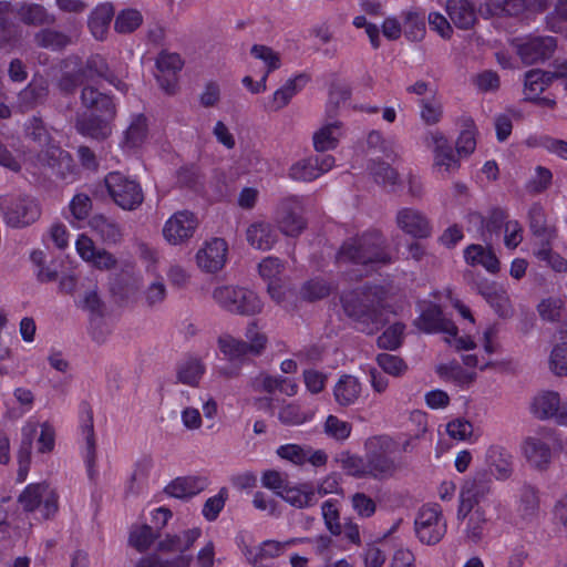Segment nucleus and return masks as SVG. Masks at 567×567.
I'll return each mask as SVG.
<instances>
[{
  "mask_svg": "<svg viewBox=\"0 0 567 567\" xmlns=\"http://www.w3.org/2000/svg\"><path fill=\"white\" fill-rule=\"evenodd\" d=\"M450 303L458 310L460 315L474 323V318L470 309L464 306L458 299L453 297L451 290H445L434 296V301H423L420 305L421 313L416 320L417 327L429 333H442L444 340L456 350H471L475 347V342L470 336H457L456 326L449 319H445L442 313V307Z\"/></svg>",
  "mask_w": 567,
  "mask_h": 567,
  "instance_id": "nucleus-1",
  "label": "nucleus"
},
{
  "mask_svg": "<svg viewBox=\"0 0 567 567\" xmlns=\"http://www.w3.org/2000/svg\"><path fill=\"white\" fill-rule=\"evenodd\" d=\"M383 244V238L375 231L351 238L341 246L337 255V264L339 267L351 264L354 268L350 271L354 276L368 274L390 261Z\"/></svg>",
  "mask_w": 567,
  "mask_h": 567,
  "instance_id": "nucleus-2",
  "label": "nucleus"
},
{
  "mask_svg": "<svg viewBox=\"0 0 567 567\" xmlns=\"http://www.w3.org/2000/svg\"><path fill=\"white\" fill-rule=\"evenodd\" d=\"M488 481L480 475L465 480L460 489L457 519L465 520V537L472 543H478L487 530V519L482 508L476 506L489 493Z\"/></svg>",
  "mask_w": 567,
  "mask_h": 567,
  "instance_id": "nucleus-3",
  "label": "nucleus"
},
{
  "mask_svg": "<svg viewBox=\"0 0 567 567\" xmlns=\"http://www.w3.org/2000/svg\"><path fill=\"white\" fill-rule=\"evenodd\" d=\"M383 289L381 288H360L342 296L341 302L347 316L357 321L361 330L367 333H373L384 321L381 312V302L383 300Z\"/></svg>",
  "mask_w": 567,
  "mask_h": 567,
  "instance_id": "nucleus-4",
  "label": "nucleus"
},
{
  "mask_svg": "<svg viewBox=\"0 0 567 567\" xmlns=\"http://www.w3.org/2000/svg\"><path fill=\"white\" fill-rule=\"evenodd\" d=\"M82 102L91 112L90 117L84 115L79 117L76 123L78 131L93 138H105L111 132V121L115 115V104L113 100L97 92L93 86L86 85L82 91Z\"/></svg>",
  "mask_w": 567,
  "mask_h": 567,
  "instance_id": "nucleus-5",
  "label": "nucleus"
},
{
  "mask_svg": "<svg viewBox=\"0 0 567 567\" xmlns=\"http://www.w3.org/2000/svg\"><path fill=\"white\" fill-rule=\"evenodd\" d=\"M55 427L49 421L41 422L35 416H30L21 427V449L18 454L19 481L23 482L29 470L31 450L34 444L38 454H50L55 447Z\"/></svg>",
  "mask_w": 567,
  "mask_h": 567,
  "instance_id": "nucleus-6",
  "label": "nucleus"
},
{
  "mask_svg": "<svg viewBox=\"0 0 567 567\" xmlns=\"http://www.w3.org/2000/svg\"><path fill=\"white\" fill-rule=\"evenodd\" d=\"M215 303L223 310L238 316H256L264 309V301L252 289L237 285H220L212 293Z\"/></svg>",
  "mask_w": 567,
  "mask_h": 567,
  "instance_id": "nucleus-7",
  "label": "nucleus"
},
{
  "mask_svg": "<svg viewBox=\"0 0 567 567\" xmlns=\"http://www.w3.org/2000/svg\"><path fill=\"white\" fill-rule=\"evenodd\" d=\"M105 187L113 202L125 210L136 209L143 203L140 184L131 177L111 172L104 178Z\"/></svg>",
  "mask_w": 567,
  "mask_h": 567,
  "instance_id": "nucleus-8",
  "label": "nucleus"
},
{
  "mask_svg": "<svg viewBox=\"0 0 567 567\" xmlns=\"http://www.w3.org/2000/svg\"><path fill=\"white\" fill-rule=\"evenodd\" d=\"M19 503L27 512L49 518L58 512V494L47 483L29 484L19 496Z\"/></svg>",
  "mask_w": 567,
  "mask_h": 567,
  "instance_id": "nucleus-9",
  "label": "nucleus"
},
{
  "mask_svg": "<svg viewBox=\"0 0 567 567\" xmlns=\"http://www.w3.org/2000/svg\"><path fill=\"white\" fill-rule=\"evenodd\" d=\"M198 226L199 220L195 213L177 210L165 220L162 236L171 246H183L192 240Z\"/></svg>",
  "mask_w": 567,
  "mask_h": 567,
  "instance_id": "nucleus-10",
  "label": "nucleus"
},
{
  "mask_svg": "<svg viewBox=\"0 0 567 567\" xmlns=\"http://www.w3.org/2000/svg\"><path fill=\"white\" fill-rule=\"evenodd\" d=\"M303 208V199L299 196H288L280 200L275 218L282 235L298 237L306 229Z\"/></svg>",
  "mask_w": 567,
  "mask_h": 567,
  "instance_id": "nucleus-11",
  "label": "nucleus"
},
{
  "mask_svg": "<svg viewBox=\"0 0 567 567\" xmlns=\"http://www.w3.org/2000/svg\"><path fill=\"white\" fill-rule=\"evenodd\" d=\"M79 432L83 443L82 456L86 474L91 481H95L99 476L96 466V441L93 410L87 403H82L79 409Z\"/></svg>",
  "mask_w": 567,
  "mask_h": 567,
  "instance_id": "nucleus-12",
  "label": "nucleus"
},
{
  "mask_svg": "<svg viewBox=\"0 0 567 567\" xmlns=\"http://www.w3.org/2000/svg\"><path fill=\"white\" fill-rule=\"evenodd\" d=\"M229 246L220 237H213L205 240L197 249L194 260L196 267L209 275L221 271L228 262Z\"/></svg>",
  "mask_w": 567,
  "mask_h": 567,
  "instance_id": "nucleus-13",
  "label": "nucleus"
},
{
  "mask_svg": "<svg viewBox=\"0 0 567 567\" xmlns=\"http://www.w3.org/2000/svg\"><path fill=\"white\" fill-rule=\"evenodd\" d=\"M426 145L433 153V171L441 177H449L460 168V158L455 154L449 138L441 132L434 131L426 136Z\"/></svg>",
  "mask_w": 567,
  "mask_h": 567,
  "instance_id": "nucleus-14",
  "label": "nucleus"
},
{
  "mask_svg": "<svg viewBox=\"0 0 567 567\" xmlns=\"http://www.w3.org/2000/svg\"><path fill=\"white\" fill-rule=\"evenodd\" d=\"M554 442V432L549 429H543L527 436L522 443V452L527 463L536 470H546L551 462L550 444Z\"/></svg>",
  "mask_w": 567,
  "mask_h": 567,
  "instance_id": "nucleus-15",
  "label": "nucleus"
},
{
  "mask_svg": "<svg viewBox=\"0 0 567 567\" xmlns=\"http://www.w3.org/2000/svg\"><path fill=\"white\" fill-rule=\"evenodd\" d=\"M285 270V261L276 256L264 257L257 265L258 275L266 284L269 297L277 303L284 301L287 291Z\"/></svg>",
  "mask_w": 567,
  "mask_h": 567,
  "instance_id": "nucleus-16",
  "label": "nucleus"
},
{
  "mask_svg": "<svg viewBox=\"0 0 567 567\" xmlns=\"http://www.w3.org/2000/svg\"><path fill=\"white\" fill-rule=\"evenodd\" d=\"M446 532V525L437 506H423L415 519V533L424 544H436Z\"/></svg>",
  "mask_w": 567,
  "mask_h": 567,
  "instance_id": "nucleus-17",
  "label": "nucleus"
},
{
  "mask_svg": "<svg viewBox=\"0 0 567 567\" xmlns=\"http://www.w3.org/2000/svg\"><path fill=\"white\" fill-rule=\"evenodd\" d=\"M4 220L11 227H23L33 223L40 215L38 204L31 198L0 202Z\"/></svg>",
  "mask_w": 567,
  "mask_h": 567,
  "instance_id": "nucleus-18",
  "label": "nucleus"
},
{
  "mask_svg": "<svg viewBox=\"0 0 567 567\" xmlns=\"http://www.w3.org/2000/svg\"><path fill=\"white\" fill-rule=\"evenodd\" d=\"M530 411L540 420L555 419L558 424L567 425V403H561L557 392H539L533 399Z\"/></svg>",
  "mask_w": 567,
  "mask_h": 567,
  "instance_id": "nucleus-19",
  "label": "nucleus"
},
{
  "mask_svg": "<svg viewBox=\"0 0 567 567\" xmlns=\"http://www.w3.org/2000/svg\"><path fill=\"white\" fill-rule=\"evenodd\" d=\"M334 163L332 155L302 158L290 166L289 176L295 181L311 182L332 169Z\"/></svg>",
  "mask_w": 567,
  "mask_h": 567,
  "instance_id": "nucleus-20",
  "label": "nucleus"
},
{
  "mask_svg": "<svg viewBox=\"0 0 567 567\" xmlns=\"http://www.w3.org/2000/svg\"><path fill=\"white\" fill-rule=\"evenodd\" d=\"M75 249L80 258L99 270H112L117 259L110 251L97 248L87 235L81 234L75 240Z\"/></svg>",
  "mask_w": 567,
  "mask_h": 567,
  "instance_id": "nucleus-21",
  "label": "nucleus"
},
{
  "mask_svg": "<svg viewBox=\"0 0 567 567\" xmlns=\"http://www.w3.org/2000/svg\"><path fill=\"white\" fill-rule=\"evenodd\" d=\"M248 245L259 251H269L279 241V234L275 225L265 219L251 221L245 231Z\"/></svg>",
  "mask_w": 567,
  "mask_h": 567,
  "instance_id": "nucleus-22",
  "label": "nucleus"
},
{
  "mask_svg": "<svg viewBox=\"0 0 567 567\" xmlns=\"http://www.w3.org/2000/svg\"><path fill=\"white\" fill-rule=\"evenodd\" d=\"M547 0H487L482 8L483 14L488 16H518L525 11H543L547 8Z\"/></svg>",
  "mask_w": 567,
  "mask_h": 567,
  "instance_id": "nucleus-23",
  "label": "nucleus"
},
{
  "mask_svg": "<svg viewBox=\"0 0 567 567\" xmlns=\"http://www.w3.org/2000/svg\"><path fill=\"white\" fill-rule=\"evenodd\" d=\"M184 62L179 54L163 51L156 59V79L161 87L168 94L177 89V73L182 70Z\"/></svg>",
  "mask_w": 567,
  "mask_h": 567,
  "instance_id": "nucleus-24",
  "label": "nucleus"
},
{
  "mask_svg": "<svg viewBox=\"0 0 567 567\" xmlns=\"http://www.w3.org/2000/svg\"><path fill=\"white\" fill-rule=\"evenodd\" d=\"M395 221L398 227L413 238H426L432 233L427 217L419 209L403 207L398 210Z\"/></svg>",
  "mask_w": 567,
  "mask_h": 567,
  "instance_id": "nucleus-25",
  "label": "nucleus"
},
{
  "mask_svg": "<svg viewBox=\"0 0 567 567\" xmlns=\"http://www.w3.org/2000/svg\"><path fill=\"white\" fill-rule=\"evenodd\" d=\"M302 540L301 538H290L286 542L266 540L258 547L247 549L245 555L254 567H270L274 558Z\"/></svg>",
  "mask_w": 567,
  "mask_h": 567,
  "instance_id": "nucleus-26",
  "label": "nucleus"
},
{
  "mask_svg": "<svg viewBox=\"0 0 567 567\" xmlns=\"http://www.w3.org/2000/svg\"><path fill=\"white\" fill-rule=\"evenodd\" d=\"M556 49L553 37H532L517 44V52L525 63H536L549 58Z\"/></svg>",
  "mask_w": 567,
  "mask_h": 567,
  "instance_id": "nucleus-27",
  "label": "nucleus"
},
{
  "mask_svg": "<svg viewBox=\"0 0 567 567\" xmlns=\"http://www.w3.org/2000/svg\"><path fill=\"white\" fill-rule=\"evenodd\" d=\"M550 78L547 73L539 70H532L525 75L524 95L528 101L537 102L542 106L553 107L555 100L549 96L540 97V93L546 89Z\"/></svg>",
  "mask_w": 567,
  "mask_h": 567,
  "instance_id": "nucleus-28",
  "label": "nucleus"
},
{
  "mask_svg": "<svg viewBox=\"0 0 567 567\" xmlns=\"http://www.w3.org/2000/svg\"><path fill=\"white\" fill-rule=\"evenodd\" d=\"M309 82V76L305 73L293 75L288 79L279 89H277L269 99L267 107L270 111H279L287 106L291 99L302 90Z\"/></svg>",
  "mask_w": 567,
  "mask_h": 567,
  "instance_id": "nucleus-29",
  "label": "nucleus"
},
{
  "mask_svg": "<svg viewBox=\"0 0 567 567\" xmlns=\"http://www.w3.org/2000/svg\"><path fill=\"white\" fill-rule=\"evenodd\" d=\"M436 373L444 381L453 383L461 390H468L477 380V372L463 368L458 363H442L436 367Z\"/></svg>",
  "mask_w": 567,
  "mask_h": 567,
  "instance_id": "nucleus-30",
  "label": "nucleus"
},
{
  "mask_svg": "<svg viewBox=\"0 0 567 567\" xmlns=\"http://www.w3.org/2000/svg\"><path fill=\"white\" fill-rule=\"evenodd\" d=\"M344 134L342 123L330 121L322 123L313 133V147L317 152H327L334 150Z\"/></svg>",
  "mask_w": 567,
  "mask_h": 567,
  "instance_id": "nucleus-31",
  "label": "nucleus"
},
{
  "mask_svg": "<svg viewBox=\"0 0 567 567\" xmlns=\"http://www.w3.org/2000/svg\"><path fill=\"white\" fill-rule=\"evenodd\" d=\"M208 486V480L205 476H184L172 481L165 488V492L175 498H190Z\"/></svg>",
  "mask_w": 567,
  "mask_h": 567,
  "instance_id": "nucleus-32",
  "label": "nucleus"
},
{
  "mask_svg": "<svg viewBox=\"0 0 567 567\" xmlns=\"http://www.w3.org/2000/svg\"><path fill=\"white\" fill-rule=\"evenodd\" d=\"M39 161H41L43 165L52 168L62 178H68V176L73 175L75 171V166L69 153L55 145H49L39 156Z\"/></svg>",
  "mask_w": 567,
  "mask_h": 567,
  "instance_id": "nucleus-33",
  "label": "nucleus"
},
{
  "mask_svg": "<svg viewBox=\"0 0 567 567\" xmlns=\"http://www.w3.org/2000/svg\"><path fill=\"white\" fill-rule=\"evenodd\" d=\"M280 497L297 508L315 505L318 501L315 488L309 484H287L278 492Z\"/></svg>",
  "mask_w": 567,
  "mask_h": 567,
  "instance_id": "nucleus-34",
  "label": "nucleus"
},
{
  "mask_svg": "<svg viewBox=\"0 0 567 567\" xmlns=\"http://www.w3.org/2000/svg\"><path fill=\"white\" fill-rule=\"evenodd\" d=\"M486 464L498 481L507 480L512 474V456L499 445H491L486 451Z\"/></svg>",
  "mask_w": 567,
  "mask_h": 567,
  "instance_id": "nucleus-35",
  "label": "nucleus"
},
{
  "mask_svg": "<svg viewBox=\"0 0 567 567\" xmlns=\"http://www.w3.org/2000/svg\"><path fill=\"white\" fill-rule=\"evenodd\" d=\"M206 372V365L202 359L196 357H188L183 359L176 370V378L178 382L197 386Z\"/></svg>",
  "mask_w": 567,
  "mask_h": 567,
  "instance_id": "nucleus-36",
  "label": "nucleus"
},
{
  "mask_svg": "<svg viewBox=\"0 0 567 567\" xmlns=\"http://www.w3.org/2000/svg\"><path fill=\"white\" fill-rule=\"evenodd\" d=\"M87 226L104 244H116L122 238L118 225L104 215L92 216L87 220Z\"/></svg>",
  "mask_w": 567,
  "mask_h": 567,
  "instance_id": "nucleus-37",
  "label": "nucleus"
},
{
  "mask_svg": "<svg viewBox=\"0 0 567 567\" xmlns=\"http://www.w3.org/2000/svg\"><path fill=\"white\" fill-rule=\"evenodd\" d=\"M446 12L451 21L460 29H468L476 21L474 7L467 0H449Z\"/></svg>",
  "mask_w": 567,
  "mask_h": 567,
  "instance_id": "nucleus-38",
  "label": "nucleus"
},
{
  "mask_svg": "<svg viewBox=\"0 0 567 567\" xmlns=\"http://www.w3.org/2000/svg\"><path fill=\"white\" fill-rule=\"evenodd\" d=\"M464 259L470 266H482L489 272H496L499 269V261L494 252L482 245H470L464 250Z\"/></svg>",
  "mask_w": 567,
  "mask_h": 567,
  "instance_id": "nucleus-39",
  "label": "nucleus"
},
{
  "mask_svg": "<svg viewBox=\"0 0 567 567\" xmlns=\"http://www.w3.org/2000/svg\"><path fill=\"white\" fill-rule=\"evenodd\" d=\"M113 16L114 8L111 2H104L95 7L87 22L90 31L95 39L103 40L105 38Z\"/></svg>",
  "mask_w": 567,
  "mask_h": 567,
  "instance_id": "nucleus-40",
  "label": "nucleus"
},
{
  "mask_svg": "<svg viewBox=\"0 0 567 567\" xmlns=\"http://www.w3.org/2000/svg\"><path fill=\"white\" fill-rule=\"evenodd\" d=\"M478 292L503 317L511 312L509 299L506 291L495 282H484L478 286Z\"/></svg>",
  "mask_w": 567,
  "mask_h": 567,
  "instance_id": "nucleus-41",
  "label": "nucleus"
},
{
  "mask_svg": "<svg viewBox=\"0 0 567 567\" xmlns=\"http://www.w3.org/2000/svg\"><path fill=\"white\" fill-rule=\"evenodd\" d=\"M361 393V383L353 375H342L333 389V395L338 404L349 406L353 404Z\"/></svg>",
  "mask_w": 567,
  "mask_h": 567,
  "instance_id": "nucleus-42",
  "label": "nucleus"
},
{
  "mask_svg": "<svg viewBox=\"0 0 567 567\" xmlns=\"http://www.w3.org/2000/svg\"><path fill=\"white\" fill-rule=\"evenodd\" d=\"M460 134L456 140V153L458 157L470 156L476 148L477 127L472 117H462Z\"/></svg>",
  "mask_w": 567,
  "mask_h": 567,
  "instance_id": "nucleus-43",
  "label": "nucleus"
},
{
  "mask_svg": "<svg viewBox=\"0 0 567 567\" xmlns=\"http://www.w3.org/2000/svg\"><path fill=\"white\" fill-rule=\"evenodd\" d=\"M249 54L256 62L261 64L262 75L266 78L282 65L281 54L270 47L254 44L250 48Z\"/></svg>",
  "mask_w": 567,
  "mask_h": 567,
  "instance_id": "nucleus-44",
  "label": "nucleus"
},
{
  "mask_svg": "<svg viewBox=\"0 0 567 567\" xmlns=\"http://www.w3.org/2000/svg\"><path fill=\"white\" fill-rule=\"evenodd\" d=\"M152 262L146 266V272L154 277V280L146 288L144 296L148 306L162 303L166 298V286L164 279L159 276L156 267L157 256L151 254Z\"/></svg>",
  "mask_w": 567,
  "mask_h": 567,
  "instance_id": "nucleus-45",
  "label": "nucleus"
},
{
  "mask_svg": "<svg viewBox=\"0 0 567 567\" xmlns=\"http://www.w3.org/2000/svg\"><path fill=\"white\" fill-rule=\"evenodd\" d=\"M92 209L91 198L85 194H76L69 204L66 219L73 228L81 229L87 225V217Z\"/></svg>",
  "mask_w": 567,
  "mask_h": 567,
  "instance_id": "nucleus-46",
  "label": "nucleus"
},
{
  "mask_svg": "<svg viewBox=\"0 0 567 567\" xmlns=\"http://www.w3.org/2000/svg\"><path fill=\"white\" fill-rule=\"evenodd\" d=\"M217 348L219 354L230 362L241 361L246 355H248L244 340L236 338L228 332L221 333L218 337Z\"/></svg>",
  "mask_w": 567,
  "mask_h": 567,
  "instance_id": "nucleus-47",
  "label": "nucleus"
},
{
  "mask_svg": "<svg viewBox=\"0 0 567 567\" xmlns=\"http://www.w3.org/2000/svg\"><path fill=\"white\" fill-rule=\"evenodd\" d=\"M446 434L455 441L475 443L480 439V432L475 430L473 423L465 417H455L445 425Z\"/></svg>",
  "mask_w": 567,
  "mask_h": 567,
  "instance_id": "nucleus-48",
  "label": "nucleus"
},
{
  "mask_svg": "<svg viewBox=\"0 0 567 567\" xmlns=\"http://www.w3.org/2000/svg\"><path fill=\"white\" fill-rule=\"evenodd\" d=\"M315 411L305 410L300 404L290 402L282 405L278 412L279 421L289 426H298L312 421Z\"/></svg>",
  "mask_w": 567,
  "mask_h": 567,
  "instance_id": "nucleus-49",
  "label": "nucleus"
},
{
  "mask_svg": "<svg viewBox=\"0 0 567 567\" xmlns=\"http://www.w3.org/2000/svg\"><path fill=\"white\" fill-rule=\"evenodd\" d=\"M268 343V338L257 321H251L245 330L244 344L248 355H259L264 352Z\"/></svg>",
  "mask_w": 567,
  "mask_h": 567,
  "instance_id": "nucleus-50",
  "label": "nucleus"
},
{
  "mask_svg": "<svg viewBox=\"0 0 567 567\" xmlns=\"http://www.w3.org/2000/svg\"><path fill=\"white\" fill-rule=\"evenodd\" d=\"M340 467L348 474L354 477H370L369 464L367 457L363 458L359 455L343 452L337 457Z\"/></svg>",
  "mask_w": 567,
  "mask_h": 567,
  "instance_id": "nucleus-51",
  "label": "nucleus"
},
{
  "mask_svg": "<svg viewBox=\"0 0 567 567\" xmlns=\"http://www.w3.org/2000/svg\"><path fill=\"white\" fill-rule=\"evenodd\" d=\"M505 218V214L502 209H494L491 213V220L485 221L478 213H470L467 215V229L470 231H477L481 235L485 233H492L497 228V224L502 223Z\"/></svg>",
  "mask_w": 567,
  "mask_h": 567,
  "instance_id": "nucleus-52",
  "label": "nucleus"
},
{
  "mask_svg": "<svg viewBox=\"0 0 567 567\" xmlns=\"http://www.w3.org/2000/svg\"><path fill=\"white\" fill-rule=\"evenodd\" d=\"M369 464L370 477L385 478L396 470L394 455H365Z\"/></svg>",
  "mask_w": 567,
  "mask_h": 567,
  "instance_id": "nucleus-53",
  "label": "nucleus"
},
{
  "mask_svg": "<svg viewBox=\"0 0 567 567\" xmlns=\"http://www.w3.org/2000/svg\"><path fill=\"white\" fill-rule=\"evenodd\" d=\"M399 444L389 435H374L365 440V455H394Z\"/></svg>",
  "mask_w": 567,
  "mask_h": 567,
  "instance_id": "nucleus-54",
  "label": "nucleus"
},
{
  "mask_svg": "<svg viewBox=\"0 0 567 567\" xmlns=\"http://www.w3.org/2000/svg\"><path fill=\"white\" fill-rule=\"evenodd\" d=\"M352 424L339 419L336 415H328L323 423V433L339 442H343L351 435Z\"/></svg>",
  "mask_w": 567,
  "mask_h": 567,
  "instance_id": "nucleus-55",
  "label": "nucleus"
},
{
  "mask_svg": "<svg viewBox=\"0 0 567 567\" xmlns=\"http://www.w3.org/2000/svg\"><path fill=\"white\" fill-rule=\"evenodd\" d=\"M143 22L141 11L127 8L118 12L115 18L114 28L118 33H131L135 31Z\"/></svg>",
  "mask_w": 567,
  "mask_h": 567,
  "instance_id": "nucleus-56",
  "label": "nucleus"
},
{
  "mask_svg": "<svg viewBox=\"0 0 567 567\" xmlns=\"http://www.w3.org/2000/svg\"><path fill=\"white\" fill-rule=\"evenodd\" d=\"M421 118L429 125L440 122L443 114V104L437 94L432 97H423L420 101Z\"/></svg>",
  "mask_w": 567,
  "mask_h": 567,
  "instance_id": "nucleus-57",
  "label": "nucleus"
},
{
  "mask_svg": "<svg viewBox=\"0 0 567 567\" xmlns=\"http://www.w3.org/2000/svg\"><path fill=\"white\" fill-rule=\"evenodd\" d=\"M147 134L146 118L143 115L136 116L125 132V145L130 148L140 146Z\"/></svg>",
  "mask_w": 567,
  "mask_h": 567,
  "instance_id": "nucleus-58",
  "label": "nucleus"
},
{
  "mask_svg": "<svg viewBox=\"0 0 567 567\" xmlns=\"http://www.w3.org/2000/svg\"><path fill=\"white\" fill-rule=\"evenodd\" d=\"M156 535L148 525L136 526L131 530L128 543L138 551H145L155 540Z\"/></svg>",
  "mask_w": 567,
  "mask_h": 567,
  "instance_id": "nucleus-59",
  "label": "nucleus"
},
{
  "mask_svg": "<svg viewBox=\"0 0 567 567\" xmlns=\"http://www.w3.org/2000/svg\"><path fill=\"white\" fill-rule=\"evenodd\" d=\"M371 173L378 183H381L393 190L395 189L399 174L388 162H375V159H373Z\"/></svg>",
  "mask_w": 567,
  "mask_h": 567,
  "instance_id": "nucleus-60",
  "label": "nucleus"
},
{
  "mask_svg": "<svg viewBox=\"0 0 567 567\" xmlns=\"http://www.w3.org/2000/svg\"><path fill=\"white\" fill-rule=\"evenodd\" d=\"M322 517L324 519V524L327 529L332 535H340L342 533V527L340 524V515L338 508V502L333 499L326 501L322 506Z\"/></svg>",
  "mask_w": 567,
  "mask_h": 567,
  "instance_id": "nucleus-61",
  "label": "nucleus"
},
{
  "mask_svg": "<svg viewBox=\"0 0 567 567\" xmlns=\"http://www.w3.org/2000/svg\"><path fill=\"white\" fill-rule=\"evenodd\" d=\"M377 363L386 374L395 378L403 375L408 370L406 363L394 354L381 353L377 357Z\"/></svg>",
  "mask_w": 567,
  "mask_h": 567,
  "instance_id": "nucleus-62",
  "label": "nucleus"
},
{
  "mask_svg": "<svg viewBox=\"0 0 567 567\" xmlns=\"http://www.w3.org/2000/svg\"><path fill=\"white\" fill-rule=\"evenodd\" d=\"M95 76L105 78V79L109 80V82H112V79L107 78V65H106V62L100 55L92 56L87 61L86 69L83 72V74L81 75V84H84V87L86 85L91 86L89 84V81L93 80Z\"/></svg>",
  "mask_w": 567,
  "mask_h": 567,
  "instance_id": "nucleus-63",
  "label": "nucleus"
},
{
  "mask_svg": "<svg viewBox=\"0 0 567 567\" xmlns=\"http://www.w3.org/2000/svg\"><path fill=\"white\" fill-rule=\"evenodd\" d=\"M227 496V489L221 488L216 495L209 497L203 506V516L209 522L215 520L224 508Z\"/></svg>",
  "mask_w": 567,
  "mask_h": 567,
  "instance_id": "nucleus-64",
  "label": "nucleus"
}]
</instances>
